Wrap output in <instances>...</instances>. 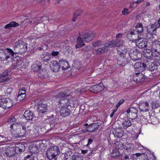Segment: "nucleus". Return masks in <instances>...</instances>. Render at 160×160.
<instances>
[{"label": "nucleus", "mask_w": 160, "mask_h": 160, "mask_svg": "<svg viewBox=\"0 0 160 160\" xmlns=\"http://www.w3.org/2000/svg\"><path fill=\"white\" fill-rule=\"evenodd\" d=\"M124 155L123 153H120L118 149H114L111 153L112 157L116 159L120 158L124 156Z\"/></svg>", "instance_id": "obj_22"}, {"label": "nucleus", "mask_w": 160, "mask_h": 160, "mask_svg": "<svg viewBox=\"0 0 160 160\" xmlns=\"http://www.w3.org/2000/svg\"><path fill=\"white\" fill-rule=\"evenodd\" d=\"M148 42L144 38L138 39L136 42V46L138 48L142 49L147 47Z\"/></svg>", "instance_id": "obj_11"}, {"label": "nucleus", "mask_w": 160, "mask_h": 160, "mask_svg": "<svg viewBox=\"0 0 160 160\" xmlns=\"http://www.w3.org/2000/svg\"><path fill=\"white\" fill-rule=\"evenodd\" d=\"M69 92L70 91L68 89L65 90L64 92H60L55 96V99L58 100H62V99L64 100V99H66L69 100V99L68 98V97L70 96Z\"/></svg>", "instance_id": "obj_9"}, {"label": "nucleus", "mask_w": 160, "mask_h": 160, "mask_svg": "<svg viewBox=\"0 0 160 160\" xmlns=\"http://www.w3.org/2000/svg\"><path fill=\"white\" fill-rule=\"evenodd\" d=\"M109 48H112L117 47L116 42L114 40H112L107 42Z\"/></svg>", "instance_id": "obj_44"}, {"label": "nucleus", "mask_w": 160, "mask_h": 160, "mask_svg": "<svg viewBox=\"0 0 160 160\" xmlns=\"http://www.w3.org/2000/svg\"><path fill=\"white\" fill-rule=\"evenodd\" d=\"M48 75L47 71L44 68L39 70V72L38 73V77L42 79L46 78L48 77Z\"/></svg>", "instance_id": "obj_27"}, {"label": "nucleus", "mask_w": 160, "mask_h": 160, "mask_svg": "<svg viewBox=\"0 0 160 160\" xmlns=\"http://www.w3.org/2000/svg\"><path fill=\"white\" fill-rule=\"evenodd\" d=\"M58 147L56 145L48 148L46 152V156L49 160H55L60 153Z\"/></svg>", "instance_id": "obj_2"}, {"label": "nucleus", "mask_w": 160, "mask_h": 160, "mask_svg": "<svg viewBox=\"0 0 160 160\" xmlns=\"http://www.w3.org/2000/svg\"><path fill=\"white\" fill-rule=\"evenodd\" d=\"M104 85L102 83H100L93 86L90 88L89 90L95 93H98L103 90Z\"/></svg>", "instance_id": "obj_10"}, {"label": "nucleus", "mask_w": 160, "mask_h": 160, "mask_svg": "<svg viewBox=\"0 0 160 160\" xmlns=\"http://www.w3.org/2000/svg\"><path fill=\"white\" fill-rule=\"evenodd\" d=\"M103 44V42L100 40L97 41L92 43L93 46L95 47L99 46Z\"/></svg>", "instance_id": "obj_49"}, {"label": "nucleus", "mask_w": 160, "mask_h": 160, "mask_svg": "<svg viewBox=\"0 0 160 160\" xmlns=\"http://www.w3.org/2000/svg\"><path fill=\"white\" fill-rule=\"evenodd\" d=\"M23 116L27 120H32L34 117V114L32 112L27 110L24 112Z\"/></svg>", "instance_id": "obj_28"}, {"label": "nucleus", "mask_w": 160, "mask_h": 160, "mask_svg": "<svg viewBox=\"0 0 160 160\" xmlns=\"http://www.w3.org/2000/svg\"><path fill=\"white\" fill-rule=\"evenodd\" d=\"M135 29L134 30L135 32L138 34L141 35L143 32V27L142 24L139 22L138 23L135 27Z\"/></svg>", "instance_id": "obj_25"}, {"label": "nucleus", "mask_w": 160, "mask_h": 160, "mask_svg": "<svg viewBox=\"0 0 160 160\" xmlns=\"http://www.w3.org/2000/svg\"><path fill=\"white\" fill-rule=\"evenodd\" d=\"M155 56V54L153 53L150 50H148L147 51L143 54V56L145 58L147 59V61H149L148 60L151 61L152 59L154 56Z\"/></svg>", "instance_id": "obj_23"}, {"label": "nucleus", "mask_w": 160, "mask_h": 160, "mask_svg": "<svg viewBox=\"0 0 160 160\" xmlns=\"http://www.w3.org/2000/svg\"><path fill=\"white\" fill-rule=\"evenodd\" d=\"M124 101H120L116 105V107L118 108L120 105L123 103Z\"/></svg>", "instance_id": "obj_64"}, {"label": "nucleus", "mask_w": 160, "mask_h": 160, "mask_svg": "<svg viewBox=\"0 0 160 160\" xmlns=\"http://www.w3.org/2000/svg\"><path fill=\"white\" fill-rule=\"evenodd\" d=\"M17 119L14 116H12L8 119V123H12L16 122Z\"/></svg>", "instance_id": "obj_50"}, {"label": "nucleus", "mask_w": 160, "mask_h": 160, "mask_svg": "<svg viewBox=\"0 0 160 160\" xmlns=\"http://www.w3.org/2000/svg\"><path fill=\"white\" fill-rule=\"evenodd\" d=\"M16 150H18L19 152L21 153L24 152L25 149V145L24 144L19 143L17 144L15 147Z\"/></svg>", "instance_id": "obj_37"}, {"label": "nucleus", "mask_w": 160, "mask_h": 160, "mask_svg": "<svg viewBox=\"0 0 160 160\" xmlns=\"http://www.w3.org/2000/svg\"><path fill=\"white\" fill-rule=\"evenodd\" d=\"M147 64V65L146 66V69H148V70L145 71L147 73L148 72H150V71L155 73L158 69V64L156 65L153 63H149V62Z\"/></svg>", "instance_id": "obj_15"}, {"label": "nucleus", "mask_w": 160, "mask_h": 160, "mask_svg": "<svg viewBox=\"0 0 160 160\" xmlns=\"http://www.w3.org/2000/svg\"><path fill=\"white\" fill-rule=\"evenodd\" d=\"M41 58L43 61L48 62L50 61L51 55L48 52H44L41 55Z\"/></svg>", "instance_id": "obj_31"}, {"label": "nucleus", "mask_w": 160, "mask_h": 160, "mask_svg": "<svg viewBox=\"0 0 160 160\" xmlns=\"http://www.w3.org/2000/svg\"><path fill=\"white\" fill-rule=\"evenodd\" d=\"M22 63H23V62H21V61H16V66L15 67V68H17L18 69V67H19V66H20L21 65V64H22Z\"/></svg>", "instance_id": "obj_62"}, {"label": "nucleus", "mask_w": 160, "mask_h": 160, "mask_svg": "<svg viewBox=\"0 0 160 160\" xmlns=\"http://www.w3.org/2000/svg\"><path fill=\"white\" fill-rule=\"evenodd\" d=\"M140 157L141 158V160H148V159L147 158V155L143 154V153L141 154Z\"/></svg>", "instance_id": "obj_59"}, {"label": "nucleus", "mask_w": 160, "mask_h": 160, "mask_svg": "<svg viewBox=\"0 0 160 160\" xmlns=\"http://www.w3.org/2000/svg\"><path fill=\"white\" fill-rule=\"evenodd\" d=\"M148 77L146 72L144 74L142 72H136L133 75V81L137 83L141 82H143Z\"/></svg>", "instance_id": "obj_5"}, {"label": "nucleus", "mask_w": 160, "mask_h": 160, "mask_svg": "<svg viewBox=\"0 0 160 160\" xmlns=\"http://www.w3.org/2000/svg\"><path fill=\"white\" fill-rule=\"evenodd\" d=\"M141 153H137L135 154H133L132 156H131L130 159L132 160H136L138 158L141 156Z\"/></svg>", "instance_id": "obj_48"}, {"label": "nucleus", "mask_w": 160, "mask_h": 160, "mask_svg": "<svg viewBox=\"0 0 160 160\" xmlns=\"http://www.w3.org/2000/svg\"><path fill=\"white\" fill-rule=\"evenodd\" d=\"M41 66L42 64L40 62L36 61L32 65L31 69L34 72H38L41 69Z\"/></svg>", "instance_id": "obj_30"}, {"label": "nucleus", "mask_w": 160, "mask_h": 160, "mask_svg": "<svg viewBox=\"0 0 160 160\" xmlns=\"http://www.w3.org/2000/svg\"><path fill=\"white\" fill-rule=\"evenodd\" d=\"M93 150H92L88 148V149L85 150H82L81 152L83 154H86L88 152H89L88 154V156H90L93 153Z\"/></svg>", "instance_id": "obj_47"}, {"label": "nucleus", "mask_w": 160, "mask_h": 160, "mask_svg": "<svg viewBox=\"0 0 160 160\" xmlns=\"http://www.w3.org/2000/svg\"><path fill=\"white\" fill-rule=\"evenodd\" d=\"M122 125L124 129H127V128L132 125L131 121L127 118H124L122 121Z\"/></svg>", "instance_id": "obj_33"}, {"label": "nucleus", "mask_w": 160, "mask_h": 160, "mask_svg": "<svg viewBox=\"0 0 160 160\" xmlns=\"http://www.w3.org/2000/svg\"><path fill=\"white\" fill-rule=\"evenodd\" d=\"M126 112H127L126 114L128 116V115H130V113H138V111L136 108H134L133 107H131L127 110Z\"/></svg>", "instance_id": "obj_39"}, {"label": "nucleus", "mask_w": 160, "mask_h": 160, "mask_svg": "<svg viewBox=\"0 0 160 160\" xmlns=\"http://www.w3.org/2000/svg\"><path fill=\"white\" fill-rule=\"evenodd\" d=\"M95 35L96 33L93 31L86 33L83 35L82 38L80 35L77 38V44L75 45V48H78L85 45L83 41L88 42L91 41L94 38Z\"/></svg>", "instance_id": "obj_1"}, {"label": "nucleus", "mask_w": 160, "mask_h": 160, "mask_svg": "<svg viewBox=\"0 0 160 160\" xmlns=\"http://www.w3.org/2000/svg\"><path fill=\"white\" fill-rule=\"evenodd\" d=\"M6 140V138L3 135L0 134V142H2Z\"/></svg>", "instance_id": "obj_63"}, {"label": "nucleus", "mask_w": 160, "mask_h": 160, "mask_svg": "<svg viewBox=\"0 0 160 160\" xmlns=\"http://www.w3.org/2000/svg\"><path fill=\"white\" fill-rule=\"evenodd\" d=\"M74 153L72 152L68 151L65 153L63 160H73Z\"/></svg>", "instance_id": "obj_32"}, {"label": "nucleus", "mask_w": 160, "mask_h": 160, "mask_svg": "<svg viewBox=\"0 0 160 160\" xmlns=\"http://www.w3.org/2000/svg\"><path fill=\"white\" fill-rule=\"evenodd\" d=\"M122 13L124 15H126L128 14L129 13V12L128 9L124 8V10L122 11Z\"/></svg>", "instance_id": "obj_61"}, {"label": "nucleus", "mask_w": 160, "mask_h": 160, "mask_svg": "<svg viewBox=\"0 0 160 160\" xmlns=\"http://www.w3.org/2000/svg\"><path fill=\"white\" fill-rule=\"evenodd\" d=\"M132 144H127L123 147V148L126 149L127 151H129L131 150Z\"/></svg>", "instance_id": "obj_56"}, {"label": "nucleus", "mask_w": 160, "mask_h": 160, "mask_svg": "<svg viewBox=\"0 0 160 160\" xmlns=\"http://www.w3.org/2000/svg\"><path fill=\"white\" fill-rule=\"evenodd\" d=\"M149 106L148 102H143L139 105V108L141 111L146 112L148 110Z\"/></svg>", "instance_id": "obj_26"}, {"label": "nucleus", "mask_w": 160, "mask_h": 160, "mask_svg": "<svg viewBox=\"0 0 160 160\" xmlns=\"http://www.w3.org/2000/svg\"><path fill=\"white\" fill-rule=\"evenodd\" d=\"M117 51L118 54L123 55V56H124V57L125 59V64L129 63L130 60L128 58L129 55H128V53H127L126 52H122V51L119 50H118Z\"/></svg>", "instance_id": "obj_34"}, {"label": "nucleus", "mask_w": 160, "mask_h": 160, "mask_svg": "<svg viewBox=\"0 0 160 160\" xmlns=\"http://www.w3.org/2000/svg\"><path fill=\"white\" fill-rule=\"evenodd\" d=\"M8 102V101H0V107H2V108H9L10 107H9V106H7V105H4V104H6Z\"/></svg>", "instance_id": "obj_52"}, {"label": "nucleus", "mask_w": 160, "mask_h": 160, "mask_svg": "<svg viewBox=\"0 0 160 160\" xmlns=\"http://www.w3.org/2000/svg\"><path fill=\"white\" fill-rule=\"evenodd\" d=\"M159 28L158 25V23L155 22L153 24H152L151 25V29L152 30H150L149 28H148V27H147V32L148 33H149L150 35H152L153 32L156 30V29Z\"/></svg>", "instance_id": "obj_24"}, {"label": "nucleus", "mask_w": 160, "mask_h": 160, "mask_svg": "<svg viewBox=\"0 0 160 160\" xmlns=\"http://www.w3.org/2000/svg\"><path fill=\"white\" fill-rule=\"evenodd\" d=\"M128 53L130 58L133 61L138 60L142 57V52L137 49H131Z\"/></svg>", "instance_id": "obj_4"}, {"label": "nucleus", "mask_w": 160, "mask_h": 160, "mask_svg": "<svg viewBox=\"0 0 160 160\" xmlns=\"http://www.w3.org/2000/svg\"><path fill=\"white\" fill-rule=\"evenodd\" d=\"M60 68L62 67L63 70L68 69L70 67L68 62L66 60H62L59 61Z\"/></svg>", "instance_id": "obj_29"}, {"label": "nucleus", "mask_w": 160, "mask_h": 160, "mask_svg": "<svg viewBox=\"0 0 160 160\" xmlns=\"http://www.w3.org/2000/svg\"><path fill=\"white\" fill-rule=\"evenodd\" d=\"M38 112L40 114H44L47 112V105L43 102L37 103V108Z\"/></svg>", "instance_id": "obj_12"}, {"label": "nucleus", "mask_w": 160, "mask_h": 160, "mask_svg": "<svg viewBox=\"0 0 160 160\" xmlns=\"http://www.w3.org/2000/svg\"><path fill=\"white\" fill-rule=\"evenodd\" d=\"M152 106L153 109L160 110V104L155 101L152 102Z\"/></svg>", "instance_id": "obj_40"}, {"label": "nucleus", "mask_w": 160, "mask_h": 160, "mask_svg": "<svg viewBox=\"0 0 160 160\" xmlns=\"http://www.w3.org/2000/svg\"><path fill=\"white\" fill-rule=\"evenodd\" d=\"M19 24L15 21H12L7 24L4 26V28L6 29H10L12 27H16L18 26Z\"/></svg>", "instance_id": "obj_36"}, {"label": "nucleus", "mask_w": 160, "mask_h": 160, "mask_svg": "<svg viewBox=\"0 0 160 160\" xmlns=\"http://www.w3.org/2000/svg\"><path fill=\"white\" fill-rule=\"evenodd\" d=\"M5 153L6 156L9 157L14 156L16 153L15 147H8L5 149Z\"/></svg>", "instance_id": "obj_16"}, {"label": "nucleus", "mask_w": 160, "mask_h": 160, "mask_svg": "<svg viewBox=\"0 0 160 160\" xmlns=\"http://www.w3.org/2000/svg\"><path fill=\"white\" fill-rule=\"evenodd\" d=\"M12 72L11 70H6L0 75V83L8 82L9 80L8 76L11 75Z\"/></svg>", "instance_id": "obj_8"}, {"label": "nucleus", "mask_w": 160, "mask_h": 160, "mask_svg": "<svg viewBox=\"0 0 160 160\" xmlns=\"http://www.w3.org/2000/svg\"><path fill=\"white\" fill-rule=\"evenodd\" d=\"M148 61H146L145 63L141 62H136L134 65V68L135 72H142L146 70V66Z\"/></svg>", "instance_id": "obj_6"}, {"label": "nucleus", "mask_w": 160, "mask_h": 160, "mask_svg": "<svg viewBox=\"0 0 160 160\" xmlns=\"http://www.w3.org/2000/svg\"><path fill=\"white\" fill-rule=\"evenodd\" d=\"M117 62L118 64L121 66L123 67L125 65L124 57L123 55H120V56L117 59Z\"/></svg>", "instance_id": "obj_35"}, {"label": "nucleus", "mask_w": 160, "mask_h": 160, "mask_svg": "<svg viewBox=\"0 0 160 160\" xmlns=\"http://www.w3.org/2000/svg\"><path fill=\"white\" fill-rule=\"evenodd\" d=\"M102 45H103V46L102 47V50H103L104 52H105L106 51L107 52L108 50V48H109L108 44L107 42L104 43L103 42V44Z\"/></svg>", "instance_id": "obj_51"}, {"label": "nucleus", "mask_w": 160, "mask_h": 160, "mask_svg": "<svg viewBox=\"0 0 160 160\" xmlns=\"http://www.w3.org/2000/svg\"><path fill=\"white\" fill-rule=\"evenodd\" d=\"M34 156L32 155H28L25 158L24 160H34Z\"/></svg>", "instance_id": "obj_58"}, {"label": "nucleus", "mask_w": 160, "mask_h": 160, "mask_svg": "<svg viewBox=\"0 0 160 160\" xmlns=\"http://www.w3.org/2000/svg\"><path fill=\"white\" fill-rule=\"evenodd\" d=\"M5 50H6L7 54H9L10 56V58L11 59L12 57H13V56H14V52L12 49L9 48H6Z\"/></svg>", "instance_id": "obj_41"}, {"label": "nucleus", "mask_w": 160, "mask_h": 160, "mask_svg": "<svg viewBox=\"0 0 160 160\" xmlns=\"http://www.w3.org/2000/svg\"><path fill=\"white\" fill-rule=\"evenodd\" d=\"M26 89L24 88L19 90L17 96V100H24L26 97Z\"/></svg>", "instance_id": "obj_20"}, {"label": "nucleus", "mask_w": 160, "mask_h": 160, "mask_svg": "<svg viewBox=\"0 0 160 160\" xmlns=\"http://www.w3.org/2000/svg\"><path fill=\"white\" fill-rule=\"evenodd\" d=\"M124 132V131L121 128L114 129L113 130V133L114 136L119 138L122 137L123 136Z\"/></svg>", "instance_id": "obj_21"}, {"label": "nucleus", "mask_w": 160, "mask_h": 160, "mask_svg": "<svg viewBox=\"0 0 160 160\" xmlns=\"http://www.w3.org/2000/svg\"><path fill=\"white\" fill-rule=\"evenodd\" d=\"M82 11L81 10H78L74 13V16L75 17H78L82 13Z\"/></svg>", "instance_id": "obj_55"}, {"label": "nucleus", "mask_w": 160, "mask_h": 160, "mask_svg": "<svg viewBox=\"0 0 160 160\" xmlns=\"http://www.w3.org/2000/svg\"><path fill=\"white\" fill-rule=\"evenodd\" d=\"M48 124L49 125V126H50V128L55 129V126L56 125V123L54 120L53 119L51 121H50Z\"/></svg>", "instance_id": "obj_45"}, {"label": "nucleus", "mask_w": 160, "mask_h": 160, "mask_svg": "<svg viewBox=\"0 0 160 160\" xmlns=\"http://www.w3.org/2000/svg\"><path fill=\"white\" fill-rule=\"evenodd\" d=\"M21 127L18 130V137H24L28 135L27 132V128L23 124H21Z\"/></svg>", "instance_id": "obj_14"}, {"label": "nucleus", "mask_w": 160, "mask_h": 160, "mask_svg": "<svg viewBox=\"0 0 160 160\" xmlns=\"http://www.w3.org/2000/svg\"><path fill=\"white\" fill-rule=\"evenodd\" d=\"M150 98V95L147 93L146 92H143L141 94L137 95V97H135V98L134 96L130 97V96H127L125 97V99L126 100L128 99H139L142 100L144 99L149 100Z\"/></svg>", "instance_id": "obj_7"}, {"label": "nucleus", "mask_w": 160, "mask_h": 160, "mask_svg": "<svg viewBox=\"0 0 160 160\" xmlns=\"http://www.w3.org/2000/svg\"><path fill=\"white\" fill-rule=\"evenodd\" d=\"M50 66L53 72H58L60 68L59 63L56 60L51 61Z\"/></svg>", "instance_id": "obj_17"}, {"label": "nucleus", "mask_w": 160, "mask_h": 160, "mask_svg": "<svg viewBox=\"0 0 160 160\" xmlns=\"http://www.w3.org/2000/svg\"><path fill=\"white\" fill-rule=\"evenodd\" d=\"M68 107L69 105H67V107L62 106L61 108L60 112L62 117H68L70 114L71 111L68 108Z\"/></svg>", "instance_id": "obj_13"}, {"label": "nucleus", "mask_w": 160, "mask_h": 160, "mask_svg": "<svg viewBox=\"0 0 160 160\" xmlns=\"http://www.w3.org/2000/svg\"><path fill=\"white\" fill-rule=\"evenodd\" d=\"M83 157L79 156L78 155H74L73 160H82Z\"/></svg>", "instance_id": "obj_60"}, {"label": "nucleus", "mask_w": 160, "mask_h": 160, "mask_svg": "<svg viewBox=\"0 0 160 160\" xmlns=\"http://www.w3.org/2000/svg\"><path fill=\"white\" fill-rule=\"evenodd\" d=\"M159 42L158 41H155L152 43V48L155 49V50H156V48H159L160 47V45L159 44Z\"/></svg>", "instance_id": "obj_46"}, {"label": "nucleus", "mask_w": 160, "mask_h": 160, "mask_svg": "<svg viewBox=\"0 0 160 160\" xmlns=\"http://www.w3.org/2000/svg\"><path fill=\"white\" fill-rule=\"evenodd\" d=\"M29 148L30 152L32 153H36L39 151L38 148L35 144L30 145Z\"/></svg>", "instance_id": "obj_38"}, {"label": "nucleus", "mask_w": 160, "mask_h": 160, "mask_svg": "<svg viewBox=\"0 0 160 160\" xmlns=\"http://www.w3.org/2000/svg\"><path fill=\"white\" fill-rule=\"evenodd\" d=\"M14 48L15 51L19 52L20 53H24L27 50L26 44L24 42L22 41L16 42Z\"/></svg>", "instance_id": "obj_3"}, {"label": "nucleus", "mask_w": 160, "mask_h": 160, "mask_svg": "<svg viewBox=\"0 0 160 160\" xmlns=\"http://www.w3.org/2000/svg\"><path fill=\"white\" fill-rule=\"evenodd\" d=\"M115 147L118 149H123L124 145L121 142H117L115 143Z\"/></svg>", "instance_id": "obj_43"}, {"label": "nucleus", "mask_w": 160, "mask_h": 160, "mask_svg": "<svg viewBox=\"0 0 160 160\" xmlns=\"http://www.w3.org/2000/svg\"><path fill=\"white\" fill-rule=\"evenodd\" d=\"M95 51L96 52V54H101L104 53L105 52H104L103 50L101 48H99L98 49H95Z\"/></svg>", "instance_id": "obj_53"}, {"label": "nucleus", "mask_w": 160, "mask_h": 160, "mask_svg": "<svg viewBox=\"0 0 160 160\" xmlns=\"http://www.w3.org/2000/svg\"><path fill=\"white\" fill-rule=\"evenodd\" d=\"M115 42L117 47L119 48L120 47H122L124 42V40L122 39H117Z\"/></svg>", "instance_id": "obj_42"}, {"label": "nucleus", "mask_w": 160, "mask_h": 160, "mask_svg": "<svg viewBox=\"0 0 160 160\" xmlns=\"http://www.w3.org/2000/svg\"><path fill=\"white\" fill-rule=\"evenodd\" d=\"M10 58V56H8L5 49L0 50V59L1 61H8Z\"/></svg>", "instance_id": "obj_19"}, {"label": "nucleus", "mask_w": 160, "mask_h": 160, "mask_svg": "<svg viewBox=\"0 0 160 160\" xmlns=\"http://www.w3.org/2000/svg\"><path fill=\"white\" fill-rule=\"evenodd\" d=\"M130 114L131 115L130 118L132 120L136 119L138 116V113H130Z\"/></svg>", "instance_id": "obj_57"}, {"label": "nucleus", "mask_w": 160, "mask_h": 160, "mask_svg": "<svg viewBox=\"0 0 160 160\" xmlns=\"http://www.w3.org/2000/svg\"><path fill=\"white\" fill-rule=\"evenodd\" d=\"M99 127V125L98 123H92L86 127L87 128L85 129V131L92 132L97 131Z\"/></svg>", "instance_id": "obj_18"}, {"label": "nucleus", "mask_w": 160, "mask_h": 160, "mask_svg": "<svg viewBox=\"0 0 160 160\" xmlns=\"http://www.w3.org/2000/svg\"><path fill=\"white\" fill-rule=\"evenodd\" d=\"M78 101H73V103H71L70 104H68L69 106L71 107L75 108L77 107V106L79 105L78 103Z\"/></svg>", "instance_id": "obj_54"}]
</instances>
